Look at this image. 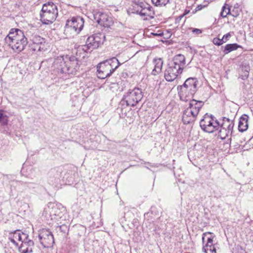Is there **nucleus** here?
Returning a JSON list of instances; mask_svg holds the SVG:
<instances>
[{
	"instance_id": "obj_1",
	"label": "nucleus",
	"mask_w": 253,
	"mask_h": 253,
	"mask_svg": "<svg viewBox=\"0 0 253 253\" xmlns=\"http://www.w3.org/2000/svg\"><path fill=\"white\" fill-rule=\"evenodd\" d=\"M53 67L58 73L74 75L79 70L80 64L75 56L66 55L56 58L53 63Z\"/></svg>"
},
{
	"instance_id": "obj_2",
	"label": "nucleus",
	"mask_w": 253,
	"mask_h": 253,
	"mask_svg": "<svg viewBox=\"0 0 253 253\" xmlns=\"http://www.w3.org/2000/svg\"><path fill=\"white\" fill-rule=\"evenodd\" d=\"M28 38L24 32L18 29H12L5 38V42L15 52L23 50L28 43Z\"/></svg>"
},
{
	"instance_id": "obj_3",
	"label": "nucleus",
	"mask_w": 253,
	"mask_h": 253,
	"mask_svg": "<svg viewBox=\"0 0 253 253\" xmlns=\"http://www.w3.org/2000/svg\"><path fill=\"white\" fill-rule=\"evenodd\" d=\"M185 57L183 55H175L168 64L165 71V78L168 82H172L177 78L178 75L183 72L185 65Z\"/></svg>"
},
{
	"instance_id": "obj_4",
	"label": "nucleus",
	"mask_w": 253,
	"mask_h": 253,
	"mask_svg": "<svg viewBox=\"0 0 253 253\" xmlns=\"http://www.w3.org/2000/svg\"><path fill=\"white\" fill-rule=\"evenodd\" d=\"M198 81L195 78L187 79L183 85L178 86L181 100L187 102L193 98L197 88Z\"/></svg>"
},
{
	"instance_id": "obj_5",
	"label": "nucleus",
	"mask_w": 253,
	"mask_h": 253,
	"mask_svg": "<svg viewBox=\"0 0 253 253\" xmlns=\"http://www.w3.org/2000/svg\"><path fill=\"white\" fill-rule=\"evenodd\" d=\"M84 20L80 16L74 17L67 20L64 29V34L68 38L74 37L82 30Z\"/></svg>"
},
{
	"instance_id": "obj_6",
	"label": "nucleus",
	"mask_w": 253,
	"mask_h": 253,
	"mask_svg": "<svg viewBox=\"0 0 253 253\" xmlns=\"http://www.w3.org/2000/svg\"><path fill=\"white\" fill-rule=\"evenodd\" d=\"M105 36L103 33H97L89 37L86 41V44L78 47V51H83L84 52H90L93 49L97 48L105 41Z\"/></svg>"
},
{
	"instance_id": "obj_7",
	"label": "nucleus",
	"mask_w": 253,
	"mask_h": 253,
	"mask_svg": "<svg viewBox=\"0 0 253 253\" xmlns=\"http://www.w3.org/2000/svg\"><path fill=\"white\" fill-rule=\"evenodd\" d=\"M143 94L141 89L135 87L129 89L123 96L121 103H126V106L134 107L142 99Z\"/></svg>"
},
{
	"instance_id": "obj_8",
	"label": "nucleus",
	"mask_w": 253,
	"mask_h": 253,
	"mask_svg": "<svg viewBox=\"0 0 253 253\" xmlns=\"http://www.w3.org/2000/svg\"><path fill=\"white\" fill-rule=\"evenodd\" d=\"M200 125L204 131L212 133L214 130H218L220 122L218 121L213 116L206 114L203 119L201 120Z\"/></svg>"
},
{
	"instance_id": "obj_9",
	"label": "nucleus",
	"mask_w": 253,
	"mask_h": 253,
	"mask_svg": "<svg viewBox=\"0 0 253 253\" xmlns=\"http://www.w3.org/2000/svg\"><path fill=\"white\" fill-rule=\"evenodd\" d=\"M26 36L29 41L32 42L31 48L33 50L39 51L43 49L45 40L38 35L34 29H31L26 31Z\"/></svg>"
},
{
	"instance_id": "obj_10",
	"label": "nucleus",
	"mask_w": 253,
	"mask_h": 253,
	"mask_svg": "<svg viewBox=\"0 0 253 253\" xmlns=\"http://www.w3.org/2000/svg\"><path fill=\"white\" fill-rule=\"evenodd\" d=\"M137 13L141 16H145L144 20H148L153 18L155 15L152 7L147 3L138 1L137 4Z\"/></svg>"
},
{
	"instance_id": "obj_11",
	"label": "nucleus",
	"mask_w": 253,
	"mask_h": 253,
	"mask_svg": "<svg viewBox=\"0 0 253 253\" xmlns=\"http://www.w3.org/2000/svg\"><path fill=\"white\" fill-rule=\"evenodd\" d=\"M39 238L41 244L44 248L50 247L54 243L52 233L46 229H42L40 231Z\"/></svg>"
},
{
	"instance_id": "obj_12",
	"label": "nucleus",
	"mask_w": 253,
	"mask_h": 253,
	"mask_svg": "<svg viewBox=\"0 0 253 253\" xmlns=\"http://www.w3.org/2000/svg\"><path fill=\"white\" fill-rule=\"evenodd\" d=\"M93 17L98 24L104 27H109L113 24L112 18L101 11H94Z\"/></svg>"
},
{
	"instance_id": "obj_13",
	"label": "nucleus",
	"mask_w": 253,
	"mask_h": 253,
	"mask_svg": "<svg viewBox=\"0 0 253 253\" xmlns=\"http://www.w3.org/2000/svg\"><path fill=\"white\" fill-rule=\"evenodd\" d=\"M63 168L61 167L52 169L48 173V182L49 184L57 186L60 182V178Z\"/></svg>"
},
{
	"instance_id": "obj_14",
	"label": "nucleus",
	"mask_w": 253,
	"mask_h": 253,
	"mask_svg": "<svg viewBox=\"0 0 253 253\" xmlns=\"http://www.w3.org/2000/svg\"><path fill=\"white\" fill-rule=\"evenodd\" d=\"M97 76L101 79L110 77L113 73V70L105 61L99 63L97 66Z\"/></svg>"
},
{
	"instance_id": "obj_15",
	"label": "nucleus",
	"mask_w": 253,
	"mask_h": 253,
	"mask_svg": "<svg viewBox=\"0 0 253 253\" xmlns=\"http://www.w3.org/2000/svg\"><path fill=\"white\" fill-rule=\"evenodd\" d=\"M24 238L22 241L20 246H18V250L20 253H32L34 247L33 240L29 239L28 234H23Z\"/></svg>"
},
{
	"instance_id": "obj_16",
	"label": "nucleus",
	"mask_w": 253,
	"mask_h": 253,
	"mask_svg": "<svg viewBox=\"0 0 253 253\" xmlns=\"http://www.w3.org/2000/svg\"><path fill=\"white\" fill-rule=\"evenodd\" d=\"M58 15V12L41 11V21L45 25L52 24L55 20Z\"/></svg>"
},
{
	"instance_id": "obj_17",
	"label": "nucleus",
	"mask_w": 253,
	"mask_h": 253,
	"mask_svg": "<svg viewBox=\"0 0 253 253\" xmlns=\"http://www.w3.org/2000/svg\"><path fill=\"white\" fill-rule=\"evenodd\" d=\"M23 234H26L22 232L19 230H15L13 232H11L9 233L8 240L16 247H18V243H17V241L22 242L23 240V238H24Z\"/></svg>"
},
{
	"instance_id": "obj_18",
	"label": "nucleus",
	"mask_w": 253,
	"mask_h": 253,
	"mask_svg": "<svg viewBox=\"0 0 253 253\" xmlns=\"http://www.w3.org/2000/svg\"><path fill=\"white\" fill-rule=\"evenodd\" d=\"M190 102L189 106L187 108L191 111L192 113L198 116L199 112L204 104V102L202 101H197L195 99L189 100Z\"/></svg>"
},
{
	"instance_id": "obj_19",
	"label": "nucleus",
	"mask_w": 253,
	"mask_h": 253,
	"mask_svg": "<svg viewBox=\"0 0 253 253\" xmlns=\"http://www.w3.org/2000/svg\"><path fill=\"white\" fill-rule=\"evenodd\" d=\"M197 117L191 110L186 108L183 114L182 121L184 124L192 123L195 122Z\"/></svg>"
},
{
	"instance_id": "obj_20",
	"label": "nucleus",
	"mask_w": 253,
	"mask_h": 253,
	"mask_svg": "<svg viewBox=\"0 0 253 253\" xmlns=\"http://www.w3.org/2000/svg\"><path fill=\"white\" fill-rule=\"evenodd\" d=\"M248 119L249 116L246 114L240 117L238 125V129L240 131L243 132L248 129Z\"/></svg>"
},
{
	"instance_id": "obj_21",
	"label": "nucleus",
	"mask_w": 253,
	"mask_h": 253,
	"mask_svg": "<svg viewBox=\"0 0 253 253\" xmlns=\"http://www.w3.org/2000/svg\"><path fill=\"white\" fill-rule=\"evenodd\" d=\"M234 125V124L232 120L226 117H223L222 118V123L220 122V125L219 127H222L233 131Z\"/></svg>"
},
{
	"instance_id": "obj_22",
	"label": "nucleus",
	"mask_w": 253,
	"mask_h": 253,
	"mask_svg": "<svg viewBox=\"0 0 253 253\" xmlns=\"http://www.w3.org/2000/svg\"><path fill=\"white\" fill-rule=\"evenodd\" d=\"M153 63L154 64V68L152 71V74L156 76L161 72L163 61L161 58L154 59Z\"/></svg>"
},
{
	"instance_id": "obj_23",
	"label": "nucleus",
	"mask_w": 253,
	"mask_h": 253,
	"mask_svg": "<svg viewBox=\"0 0 253 253\" xmlns=\"http://www.w3.org/2000/svg\"><path fill=\"white\" fill-rule=\"evenodd\" d=\"M42 11L58 12L57 6L52 2L44 3L42 7Z\"/></svg>"
},
{
	"instance_id": "obj_24",
	"label": "nucleus",
	"mask_w": 253,
	"mask_h": 253,
	"mask_svg": "<svg viewBox=\"0 0 253 253\" xmlns=\"http://www.w3.org/2000/svg\"><path fill=\"white\" fill-rule=\"evenodd\" d=\"M241 47H242V46L236 43L227 44L225 46L223 52L225 54H226Z\"/></svg>"
},
{
	"instance_id": "obj_25",
	"label": "nucleus",
	"mask_w": 253,
	"mask_h": 253,
	"mask_svg": "<svg viewBox=\"0 0 253 253\" xmlns=\"http://www.w3.org/2000/svg\"><path fill=\"white\" fill-rule=\"evenodd\" d=\"M105 62H107L109 65L111 67V69L113 70V72L121 65V63L116 57L111 58L106 60Z\"/></svg>"
},
{
	"instance_id": "obj_26",
	"label": "nucleus",
	"mask_w": 253,
	"mask_h": 253,
	"mask_svg": "<svg viewBox=\"0 0 253 253\" xmlns=\"http://www.w3.org/2000/svg\"><path fill=\"white\" fill-rule=\"evenodd\" d=\"M250 70V67L248 65L242 66L241 67V72L240 74L239 78L242 79L243 80H246L249 75V71Z\"/></svg>"
},
{
	"instance_id": "obj_27",
	"label": "nucleus",
	"mask_w": 253,
	"mask_h": 253,
	"mask_svg": "<svg viewBox=\"0 0 253 253\" xmlns=\"http://www.w3.org/2000/svg\"><path fill=\"white\" fill-rule=\"evenodd\" d=\"M218 136L221 139H225L228 136L231 135L232 131L227 129L219 127L218 129Z\"/></svg>"
},
{
	"instance_id": "obj_28",
	"label": "nucleus",
	"mask_w": 253,
	"mask_h": 253,
	"mask_svg": "<svg viewBox=\"0 0 253 253\" xmlns=\"http://www.w3.org/2000/svg\"><path fill=\"white\" fill-rule=\"evenodd\" d=\"M0 123L3 126L6 125L8 123V116L2 110H0Z\"/></svg>"
},
{
	"instance_id": "obj_29",
	"label": "nucleus",
	"mask_w": 253,
	"mask_h": 253,
	"mask_svg": "<svg viewBox=\"0 0 253 253\" xmlns=\"http://www.w3.org/2000/svg\"><path fill=\"white\" fill-rule=\"evenodd\" d=\"M231 10L229 8V6L225 4L222 7V11L220 13V15L221 17L225 18L227 16V15L230 14Z\"/></svg>"
},
{
	"instance_id": "obj_30",
	"label": "nucleus",
	"mask_w": 253,
	"mask_h": 253,
	"mask_svg": "<svg viewBox=\"0 0 253 253\" xmlns=\"http://www.w3.org/2000/svg\"><path fill=\"white\" fill-rule=\"evenodd\" d=\"M152 2L156 6H165L169 0H152Z\"/></svg>"
},
{
	"instance_id": "obj_31",
	"label": "nucleus",
	"mask_w": 253,
	"mask_h": 253,
	"mask_svg": "<svg viewBox=\"0 0 253 253\" xmlns=\"http://www.w3.org/2000/svg\"><path fill=\"white\" fill-rule=\"evenodd\" d=\"M48 208L51 209V211H50V214L56 215L57 214L56 210H58L57 205L52 203H49L48 204Z\"/></svg>"
},
{
	"instance_id": "obj_32",
	"label": "nucleus",
	"mask_w": 253,
	"mask_h": 253,
	"mask_svg": "<svg viewBox=\"0 0 253 253\" xmlns=\"http://www.w3.org/2000/svg\"><path fill=\"white\" fill-rule=\"evenodd\" d=\"M205 253H216L215 245H211L209 247H206L205 250H203Z\"/></svg>"
},
{
	"instance_id": "obj_33",
	"label": "nucleus",
	"mask_w": 253,
	"mask_h": 253,
	"mask_svg": "<svg viewBox=\"0 0 253 253\" xmlns=\"http://www.w3.org/2000/svg\"><path fill=\"white\" fill-rule=\"evenodd\" d=\"M211 235V237H208V241H207V243L206 244V245L203 246V249H202L203 250H205L206 247H209V246H210L211 245H213L212 242H213V237H214V235H213V234L212 235Z\"/></svg>"
},
{
	"instance_id": "obj_34",
	"label": "nucleus",
	"mask_w": 253,
	"mask_h": 253,
	"mask_svg": "<svg viewBox=\"0 0 253 253\" xmlns=\"http://www.w3.org/2000/svg\"><path fill=\"white\" fill-rule=\"evenodd\" d=\"M223 42V41L222 40V39H219L218 38H214L212 40V42L213 43V44L218 46L221 45L223 43H224Z\"/></svg>"
},
{
	"instance_id": "obj_35",
	"label": "nucleus",
	"mask_w": 253,
	"mask_h": 253,
	"mask_svg": "<svg viewBox=\"0 0 253 253\" xmlns=\"http://www.w3.org/2000/svg\"><path fill=\"white\" fill-rule=\"evenodd\" d=\"M231 37V35L230 33H228L227 34L224 35L222 38V40L223 41V43H225L226 42H227Z\"/></svg>"
},
{
	"instance_id": "obj_36",
	"label": "nucleus",
	"mask_w": 253,
	"mask_h": 253,
	"mask_svg": "<svg viewBox=\"0 0 253 253\" xmlns=\"http://www.w3.org/2000/svg\"><path fill=\"white\" fill-rule=\"evenodd\" d=\"M191 29L192 30V32L196 35H199L202 33V30L200 29L197 28H191Z\"/></svg>"
},
{
	"instance_id": "obj_37",
	"label": "nucleus",
	"mask_w": 253,
	"mask_h": 253,
	"mask_svg": "<svg viewBox=\"0 0 253 253\" xmlns=\"http://www.w3.org/2000/svg\"><path fill=\"white\" fill-rule=\"evenodd\" d=\"M230 14L232 15L233 17H237L239 15V13L238 10H234V9L231 11Z\"/></svg>"
},
{
	"instance_id": "obj_38",
	"label": "nucleus",
	"mask_w": 253,
	"mask_h": 253,
	"mask_svg": "<svg viewBox=\"0 0 253 253\" xmlns=\"http://www.w3.org/2000/svg\"><path fill=\"white\" fill-rule=\"evenodd\" d=\"M59 228L61 231H62L64 233H65L66 231L68 230L67 226L64 224L60 226Z\"/></svg>"
},
{
	"instance_id": "obj_39",
	"label": "nucleus",
	"mask_w": 253,
	"mask_h": 253,
	"mask_svg": "<svg viewBox=\"0 0 253 253\" xmlns=\"http://www.w3.org/2000/svg\"><path fill=\"white\" fill-rule=\"evenodd\" d=\"M213 234L211 232H205V233H204L202 235V242H203V243L204 244V242H205V236H207V235H212Z\"/></svg>"
},
{
	"instance_id": "obj_40",
	"label": "nucleus",
	"mask_w": 253,
	"mask_h": 253,
	"mask_svg": "<svg viewBox=\"0 0 253 253\" xmlns=\"http://www.w3.org/2000/svg\"><path fill=\"white\" fill-rule=\"evenodd\" d=\"M151 34L157 37H162L163 36V33L162 32H160L159 33H151Z\"/></svg>"
},
{
	"instance_id": "obj_41",
	"label": "nucleus",
	"mask_w": 253,
	"mask_h": 253,
	"mask_svg": "<svg viewBox=\"0 0 253 253\" xmlns=\"http://www.w3.org/2000/svg\"><path fill=\"white\" fill-rule=\"evenodd\" d=\"M197 8L198 9V10H200L202 9V5H198L197 7Z\"/></svg>"
}]
</instances>
